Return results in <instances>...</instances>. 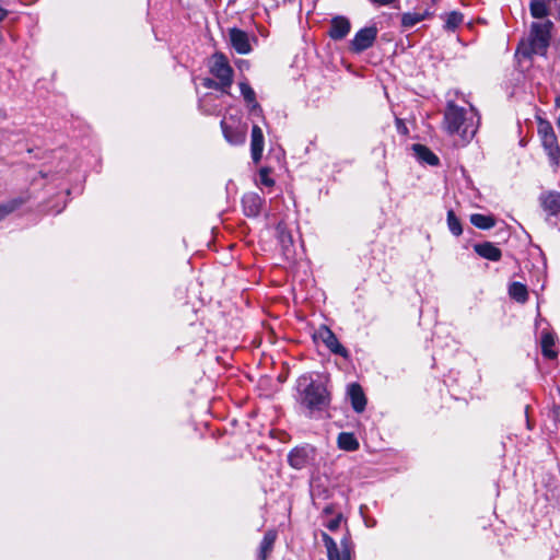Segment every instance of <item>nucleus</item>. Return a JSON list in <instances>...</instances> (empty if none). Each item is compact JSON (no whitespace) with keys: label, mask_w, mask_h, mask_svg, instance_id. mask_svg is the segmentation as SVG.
Instances as JSON below:
<instances>
[{"label":"nucleus","mask_w":560,"mask_h":560,"mask_svg":"<svg viewBox=\"0 0 560 560\" xmlns=\"http://www.w3.org/2000/svg\"><path fill=\"white\" fill-rule=\"evenodd\" d=\"M479 119L474 106H459L450 101L444 110L442 128L450 136H458L464 142H468L477 132Z\"/></svg>","instance_id":"nucleus-1"},{"label":"nucleus","mask_w":560,"mask_h":560,"mask_svg":"<svg viewBox=\"0 0 560 560\" xmlns=\"http://www.w3.org/2000/svg\"><path fill=\"white\" fill-rule=\"evenodd\" d=\"M551 27L552 22L549 20L533 23L528 44H522L518 47L517 52L525 57H530L532 55H545L547 47L549 46Z\"/></svg>","instance_id":"nucleus-2"},{"label":"nucleus","mask_w":560,"mask_h":560,"mask_svg":"<svg viewBox=\"0 0 560 560\" xmlns=\"http://www.w3.org/2000/svg\"><path fill=\"white\" fill-rule=\"evenodd\" d=\"M330 398L327 389L320 383L311 382L303 390L302 405L313 417L315 412H322L329 406Z\"/></svg>","instance_id":"nucleus-3"},{"label":"nucleus","mask_w":560,"mask_h":560,"mask_svg":"<svg viewBox=\"0 0 560 560\" xmlns=\"http://www.w3.org/2000/svg\"><path fill=\"white\" fill-rule=\"evenodd\" d=\"M322 537L327 549L328 560H351L352 545L348 536L341 539L340 546L326 533H323Z\"/></svg>","instance_id":"nucleus-4"},{"label":"nucleus","mask_w":560,"mask_h":560,"mask_svg":"<svg viewBox=\"0 0 560 560\" xmlns=\"http://www.w3.org/2000/svg\"><path fill=\"white\" fill-rule=\"evenodd\" d=\"M210 72L220 81L222 91L232 84L233 70L222 54H214L211 58Z\"/></svg>","instance_id":"nucleus-5"},{"label":"nucleus","mask_w":560,"mask_h":560,"mask_svg":"<svg viewBox=\"0 0 560 560\" xmlns=\"http://www.w3.org/2000/svg\"><path fill=\"white\" fill-rule=\"evenodd\" d=\"M316 450L308 445L294 447L288 455L289 465L294 469H303L314 464Z\"/></svg>","instance_id":"nucleus-6"},{"label":"nucleus","mask_w":560,"mask_h":560,"mask_svg":"<svg viewBox=\"0 0 560 560\" xmlns=\"http://www.w3.org/2000/svg\"><path fill=\"white\" fill-rule=\"evenodd\" d=\"M377 31L375 27H365L360 30L351 42V49L361 52L371 47L376 38Z\"/></svg>","instance_id":"nucleus-7"},{"label":"nucleus","mask_w":560,"mask_h":560,"mask_svg":"<svg viewBox=\"0 0 560 560\" xmlns=\"http://www.w3.org/2000/svg\"><path fill=\"white\" fill-rule=\"evenodd\" d=\"M317 335L332 353L339 354L345 359L349 357L348 350L339 342L336 335L328 327L323 326Z\"/></svg>","instance_id":"nucleus-8"},{"label":"nucleus","mask_w":560,"mask_h":560,"mask_svg":"<svg viewBox=\"0 0 560 560\" xmlns=\"http://www.w3.org/2000/svg\"><path fill=\"white\" fill-rule=\"evenodd\" d=\"M230 42L232 47L242 55H246L250 52L252 46L249 43V37L246 32L238 30V28H232L230 30Z\"/></svg>","instance_id":"nucleus-9"},{"label":"nucleus","mask_w":560,"mask_h":560,"mask_svg":"<svg viewBox=\"0 0 560 560\" xmlns=\"http://www.w3.org/2000/svg\"><path fill=\"white\" fill-rule=\"evenodd\" d=\"M221 128L225 140L232 145L243 144L246 140V127H231L225 120L221 121Z\"/></svg>","instance_id":"nucleus-10"},{"label":"nucleus","mask_w":560,"mask_h":560,"mask_svg":"<svg viewBox=\"0 0 560 560\" xmlns=\"http://www.w3.org/2000/svg\"><path fill=\"white\" fill-rule=\"evenodd\" d=\"M265 140L264 133L259 126L254 125L252 128L250 136V153L252 159L255 163H258L261 159L264 151Z\"/></svg>","instance_id":"nucleus-11"},{"label":"nucleus","mask_w":560,"mask_h":560,"mask_svg":"<svg viewBox=\"0 0 560 560\" xmlns=\"http://www.w3.org/2000/svg\"><path fill=\"white\" fill-rule=\"evenodd\" d=\"M264 199L256 192L245 194L242 199L244 213L247 217H257L260 213Z\"/></svg>","instance_id":"nucleus-12"},{"label":"nucleus","mask_w":560,"mask_h":560,"mask_svg":"<svg viewBox=\"0 0 560 560\" xmlns=\"http://www.w3.org/2000/svg\"><path fill=\"white\" fill-rule=\"evenodd\" d=\"M351 25L347 18L345 16H335L331 20L330 30L328 32L329 36L335 39L339 40L345 38L348 33L350 32Z\"/></svg>","instance_id":"nucleus-13"},{"label":"nucleus","mask_w":560,"mask_h":560,"mask_svg":"<svg viewBox=\"0 0 560 560\" xmlns=\"http://www.w3.org/2000/svg\"><path fill=\"white\" fill-rule=\"evenodd\" d=\"M240 90L244 101L249 108L250 114L261 115L262 109L257 103L255 91L250 88V85L247 82H241Z\"/></svg>","instance_id":"nucleus-14"},{"label":"nucleus","mask_w":560,"mask_h":560,"mask_svg":"<svg viewBox=\"0 0 560 560\" xmlns=\"http://www.w3.org/2000/svg\"><path fill=\"white\" fill-rule=\"evenodd\" d=\"M541 143L550 159L551 165L557 167L559 165L560 147L558 144V139H557L556 133L541 139Z\"/></svg>","instance_id":"nucleus-15"},{"label":"nucleus","mask_w":560,"mask_h":560,"mask_svg":"<svg viewBox=\"0 0 560 560\" xmlns=\"http://www.w3.org/2000/svg\"><path fill=\"white\" fill-rule=\"evenodd\" d=\"M474 249L480 257L491 261H498L502 256L501 249L490 242L476 244Z\"/></svg>","instance_id":"nucleus-16"},{"label":"nucleus","mask_w":560,"mask_h":560,"mask_svg":"<svg viewBox=\"0 0 560 560\" xmlns=\"http://www.w3.org/2000/svg\"><path fill=\"white\" fill-rule=\"evenodd\" d=\"M348 394L351 399L353 409L357 412H362L366 405V399L361 386L357 383H352L348 387Z\"/></svg>","instance_id":"nucleus-17"},{"label":"nucleus","mask_w":560,"mask_h":560,"mask_svg":"<svg viewBox=\"0 0 560 560\" xmlns=\"http://www.w3.org/2000/svg\"><path fill=\"white\" fill-rule=\"evenodd\" d=\"M540 345L544 357L555 359L558 352L555 350V336L548 329H542L540 335Z\"/></svg>","instance_id":"nucleus-18"},{"label":"nucleus","mask_w":560,"mask_h":560,"mask_svg":"<svg viewBox=\"0 0 560 560\" xmlns=\"http://www.w3.org/2000/svg\"><path fill=\"white\" fill-rule=\"evenodd\" d=\"M541 206L550 215H557L560 213V194L550 191L541 196Z\"/></svg>","instance_id":"nucleus-19"},{"label":"nucleus","mask_w":560,"mask_h":560,"mask_svg":"<svg viewBox=\"0 0 560 560\" xmlns=\"http://www.w3.org/2000/svg\"><path fill=\"white\" fill-rule=\"evenodd\" d=\"M412 150L421 162H424L429 165H438L439 158L425 145L422 144H413Z\"/></svg>","instance_id":"nucleus-20"},{"label":"nucleus","mask_w":560,"mask_h":560,"mask_svg":"<svg viewBox=\"0 0 560 560\" xmlns=\"http://www.w3.org/2000/svg\"><path fill=\"white\" fill-rule=\"evenodd\" d=\"M276 538H277V533L276 530H268L261 542H260V547H259V559L260 560H266L269 556V553L271 552L272 548H273V544L276 541Z\"/></svg>","instance_id":"nucleus-21"},{"label":"nucleus","mask_w":560,"mask_h":560,"mask_svg":"<svg viewBox=\"0 0 560 560\" xmlns=\"http://www.w3.org/2000/svg\"><path fill=\"white\" fill-rule=\"evenodd\" d=\"M337 443L339 448L348 452H353L359 448V442L353 433L341 432L338 435Z\"/></svg>","instance_id":"nucleus-22"},{"label":"nucleus","mask_w":560,"mask_h":560,"mask_svg":"<svg viewBox=\"0 0 560 560\" xmlns=\"http://www.w3.org/2000/svg\"><path fill=\"white\" fill-rule=\"evenodd\" d=\"M510 296L518 303H525L528 299V291L525 284L513 282L509 287Z\"/></svg>","instance_id":"nucleus-23"},{"label":"nucleus","mask_w":560,"mask_h":560,"mask_svg":"<svg viewBox=\"0 0 560 560\" xmlns=\"http://www.w3.org/2000/svg\"><path fill=\"white\" fill-rule=\"evenodd\" d=\"M548 0H530V13L535 19H542L548 15Z\"/></svg>","instance_id":"nucleus-24"},{"label":"nucleus","mask_w":560,"mask_h":560,"mask_svg":"<svg viewBox=\"0 0 560 560\" xmlns=\"http://www.w3.org/2000/svg\"><path fill=\"white\" fill-rule=\"evenodd\" d=\"M470 222L472 225L481 230H489L495 225V221L492 217L480 213L471 214Z\"/></svg>","instance_id":"nucleus-25"},{"label":"nucleus","mask_w":560,"mask_h":560,"mask_svg":"<svg viewBox=\"0 0 560 560\" xmlns=\"http://www.w3.org/2000/svg\"><path fill=\"white\" fill-rule=\"evenodd\" d=\"M25 202L24 198H15L0 205V221L8 214L16 210L20 206Z\"/></svg>","instance_id":"nucleus-26"},{"label":"nucleus","mask_w":560,"mask_h":560,"mask_svg":"<svg viewBox=\"0 0 560 560\" xmlns=\"http://www.w3.org/2000/svg\"><path fill=\"white\" fill-rule=\"evenodd\" d=\"M447 226L450 232L454 236H459L463 233L462 224L459 219L456 217L453 210L447 211Z\"/></svg>","instance_id":"nucleus-27"},{"label":"nucleus","mask_w":560,"mask_h":560,"mask_svg":"<svg viewBox=\"0 0 560 560\" xmlns=\"http://www.w3.org/2000/svg\"><path fill=\"white\" fill-rule=\"evenodd\" d=\"M277 231H278V238L282 245L284 254H288L290 252V247H292V245H293L292 235L289 232H287L285 229L281 224L278 225Z\"/></svg>","instance_id":"nucleus-28"},{"label":"nucleus","mask_w":560,"mask_h":560,"mask_svg":"<svg viewBox=\"0 0 560 560\" xmlns=\"http://www.w3.org/2000/svg\"><path fill=\"white\" fill-rule=\"evenodd\" d=\"M423 19H424V14L417 13V12H412V13L408 12L401 16V24L404 27L410 28V27L417 25L418 23H420Z\"/></svg>","instance_id":"nucleus-29"},{"label":"nucleus","mask_w":560,"mask_h":560,"mask_svg":"<svg viewBox=\"0 0 560 560\" xmlns=\"http://www.w3.org/2000/svg\"><path fill=\"white\" fill-rule=\"evenodd\" d=\"M463 22V15L457 11H452L446 15L445 28L454 31Z\"/></svg>","instance_id":"nucleus-30"},{"label":"nucleus","mask_w":560,"mask_h":560,"mask_svg":"<svg viewBox=\"0 0 560 560\" xmlns=\"http://www.w3.org/2000/svg\"><path fill=\"white\" fill-rule=\"evenodd\" d=\"M553 128L551 124L547 120L539 119L538 121V135L540 137V140L553 135Z\"/></svg>","instance_id":"nucleus-31"},{"label":"nucleus","mask_w":560,"mask_h":560,"mask_svg":"<svg viewBox=\"0 0 560 560\" xmlns=\"http://www.w3.org/2000/svg\"><path fill=\"white\" fill-rule=\"evenodd\" d=\"M259 184L266 187H271L275 184V180L269 176L268 168H261L259 171Z\"/></svg>","instance_id":"nucleus-32"},{"label":"nucleus","mask_w":560,"mask_h":560,"mask_svg":"<svg viewBox=\"0 0 560 560\" xmlns=\"http://www.w3.org/2000/svg\"><path fill=\"white\" fill-rule=\"evenodd\" d=\"M341 518L342 516L339 514L338 516H336L335 518L330 520L328 523H327V528L331 532L336 530L339 528L340 526V523H341Z\"/></svg>","instance_id":"nucleus-33"},{"label":"nucleus","mask_w":560,"mask_h":560,"mask_svg":"<svg viewBox=\"0 0 560 560\" xmlns=\"http://www.w3.org/2000/svg\"><path fill=\"white\" fill-rule=\"evenodd\" d=\"M203 86L207 88V89H218V90H221V86H220V81L217 82L212 79H205L203 80Z\"/></svg>","instance_id":"nucleus-34"},{"label":"nucleus","mask_w":560,"mask_h":560,"mask_svg":"<svg viewBox=\"0 0 560 560\" xmlns=\"http://www.w3.org/2000/svg\"><path fill=\"white\" fill-rule=\"evenodd\" d=\"M396 126H397V130L402 133V135H406L407 133V127L405 126V124L402 122L401 119L399 118H396Z\"/></svg>","instance_id":"nucleus-35"},{"label":"nucleus","mask_w":560,"mask_h":560,"mask_svg":"<svg viewBox=\"0 0 560 560\" xmlns=\"http://www.w3.org/2000/svg\"><path fill=\"white\" fill-rule=\"evenodd\" d=\"M374 4L377 5H388L394 3L396 0H371Z\"/></svg>","instance_id":"nucleus-36"},{"label":"nucleus","mask_w":560,"mask_h":560,"mask_svg":"<svg viewBox=\"0 0 560 560\" xmlns=\"http://www.w3.org/2000/svg\"><path fill=\"white\" fill-rule=\"evenodd\" d=\"M9 11L0 5V23L8 16Z\"/></svg>","instance_id":"nucleus-37"},{"label":"nucleus","mask_w":560,"mask_h":560,"mask_svg":"<svg viewBox=\"0 0 560 560\" xmlns=\"http://www.w3.org/2000/svg\"><path fill=\"white\" fill-rule=\"evenodd\" d=\"M552 418L555 421H560V407L552 410Z\"/></svg>","instance_id":"nucleus-38"},{"label":"nucleus","mask_w":560,"mask_h":560,"mask_svg":"<svg viewBox=\"0 0 560 560\" xmlns=\"http://www.w3.org/2000/svg\"><path fill=\"white\" fill-rule=\"evenodd\" d=\"M9 118V115L5 109L0 108V121H5Z\"/></svg>","instance_id":"nucleus-39"},{"label":"nucleus","mask_w":560,"mask_h":560,"mask_svg":"<svg viewBox=\"0 0 560 560\" xmlns=\"http://www.w3.org/2000/svg\"><path fill=\"white\" fill-rule=\"evenodd\" d=\"M557 106H560V96L556 98Z\"/></svg>","instance_id":"nucleus-40"}]
</instances>
